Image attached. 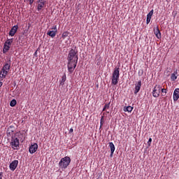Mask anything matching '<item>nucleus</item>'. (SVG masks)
Segmentation results:
<instances>
[{"instance_id": "9", "label": "nucleus", "mask_w": 179, "mask_h": 179, "mask_svg": "<svg viewBox=\"0 0 179 179\" xmlns=\"http://www.w3.org/2000/svg\"><path fill=\"white\" fill-rule=\"evenodd\" d=\"M37 149H38V145H37V143H34L29 146V152L31 155H33V153L37 152Z\"/></svg>"}, {"instance_id": "24", "label": "nucleus", "mask_w": 179, "mask_h": 179, "mask_svg": "<svg viewBox=\"0 0 179 179\" xmlns=\"http://www.w3.org/2000/svg\"><path fill=\"white\" fill-rule=\"evenodd\" d=\"M68 36H69V32L68 31H65L62 34V38H66V37H68Z\"/></svg>"}, {"instance_id": "26", "label": "nucleus", "mask_w": 179, "mask_h": 179, "mask_svg": "<svg viewBox=\"0 0 179 179\" xmlns=\"http://www.w3.org/2000/svg\"><path fill=\"white\" fill-rule=\"evenodd\" d=\"M153 12L154 10H151L150 13H148L147 15V17L150 18V19H152V16H153Z\"/></svg>"}, {"instance_id": "33", "label": "nucleus", "mask_w": 179, "mask_h": 179, "mask_svg": "<svg viewBox=\"0 0 179 179\" xmlns=\"http://www.w3.org/2000/svg\"><path fill=\"white\" fill-rule=\"evenodd\" d=\"M3 177V175L2 173V172L0 173V179H2V178Z\"/></svg>"}, {"instance_id": "7", "label": "nucleus", "mask_w": 179, "mask_h": 179, "mask_svg": "<svg viewBox=\"0 0 179 179\" xmlns=\"http://www.w3.org/2000/svg\"><path fill=\"white\" fill-rule=\"evenodd\" d=\"M162 90V85H156L152 90L153 97H159L160 96V92Z\"/></svg>"}, {"instance_id": "20", "label": "nucleus", "mask_w": 179, "mask_h": 179, "mask_svg": "<svg viewBox=\"0 0 179 179\" xmlns=\"http://www.w3.org/2000/svg\"><path fill=\"white\" fill-rule=\"evenodd\" d=\"M10 48V46L9 45H6L4 43L3 52L5 54L6 52H8V50Z\"/></svg>"}, {"instance_id": "1", "label": "nucleus", "mask_w": 179, "mask_h": 179, "mask_svg": "<svg viewBox=\"0 0 179 179\" xmlns=\"http://www.w3.org/2000/svg\"><path fill=\"white\" fill-rule=\"evenodd\" d=\"M10 65H12V61L8 59L3 65V68L0 71V78H3L5 79L8 73H9V71H10Z\"/></svg>"}, {"instance_id": "12", "label": "nucleus", "mask_w": 179, "mask_h": 179, "mask_svg": "<svg viewBox=\"0 0 179 179\" xmlns=\"http://www.w3.org/2000/svg\"><path fill=\"white\" fill-rule=\"evenodd\" d=\"M142 86V81H138L137 84L135 85L134 94H138L139 93V90H141V87Z\"/></svg>"}, {"instance_id": "5", "label": "nucleus", "mask_w": 179, "mask_h": 179, "mask_svg": "<svg viewBox=\"0 0 179 179\" xmlns=\"http://www.w3.org/2000/svg\"><path fill=\"white\" fill-rule=\"evenodd\" d=\"M10 144L11 145L12 149H13V150H19L20 143H19V138H17V137L15 136H12Z\"/></svg>"}, {"instance_id": "18", "label": "nucleus", "mask_w": 179, "mask_h": 179, "mask_svg": "<svg viewBox=\"0 0 179 179\" xmlns=\"http://www.w3.org/2000/svg\"><path fill=\"white\" fill-rule=\"evenodd\" d=\"M109 147L110 148V152H112V155H114V152L115 151V145L113 142L109 143Z\"/></svg>"}, {"instance_id": "6", "label": "nucleus", "mask_w": 179, "mask_h": 179, "mask_svg": "<svg viewBox=\"0 0 179 179\" xmlns=\"http://www.w3.org/2000/svg\"><path fill=\"white\" fill-rule=\"evenodd\" d=\"M76 65H78V62L76 60H68V71L70 73H72L73 71H75V68H76Z\"/></svg>"}, {"instance_id": "17", "label": "nucleus", "mask_w": 179, "mask_h": 179, "mask_svg": "<svg viewBox=\"0 0 179 179\" xmlns=\"http://www.w3.org/2000/svg\"><path fill=\"white\" fill-rule=\"evenodd\" d=\"M39 2V4H38V7H37V9L38 10H41L43 9V8L44 6H45V2H43V1H38Z\"/></svg>"}, {"instance_id": "3", "label": "nucleus", "mask_w": 179, "mask_h": 179, "mask_svg": "<svg viewBox=\"0 0 179 179\" xmlns=\"http://www.w3.org/2000/svg\"><path fill=\"white\" fill-rule=\"evenodd\" d=\"M69 164H71V157H64V158H62L59 162L60 169H66Z\"/></svg>"}, {"instance_id": "23", "label": "nucleus", "mask_w": 179, "mask_h": 179, "mask_svg": "<svg viewBox=\"0 0 179 179\" xmlns=\"http://www.w3.org/2000/svg\"><path fill=\"white\" fill-rule=\"evenodd\" d=\"M17 101H15V99H13L10 103V107H15V106H16L17 104Z\"/></svg>"}, {"instance_id": "31", "label": "nucleus", "mask_w": 179, "mask_h": 179, "mask_svg": "<svg viewBox=\"0 0 179 179\" xmlns=\"http://www.w3.org/2000/svg\"><path fill=\"white\" fill-rule=\"evenodd\" d=\"M34 0H29V5H33Z\"/></svg>"}, {"instance_id": "37", "label": "nucleus", "mask_w": 179, "mask_h": 179, "mask_svg": "<svg viewBox=\"0 0 179 179\" xmlns=\"http://www.w3.org/2000/svg\"><path fill=\"white\" fill-rule=\"evenodd\" d=\"M37 54V51H36L35 52H34V55H36Z\"/></svg>"}, {"instance_id": "13", "label": "nucleus", "mask_w": 179, "mask_h": 179, "mask_svg": "<svg viewBox=\"0 0 179 179\" xmlns=\"http://www.w3.org/2000/svg\"><path fill=\"white\" fill-rule=\"evenodd\" d=\"M13 128H15V126L13 125L9 126L6 131L7 136H12V135H13V132H15V130H13Z\"/></svg>"}, {"instance_id": "25", "label": "nucleus", "mask_w": 179, "mask_h": 179, "mask_svg": "<svg viewBox=\"0 0 179 179\" xmlns=\"http://www.w3.org/2000/svg\"><path fill=\"white\" fill-rule=\"evenodd\" d=\"M104 125V116H101V120H100V128Z\"/></svg>"}, {"instance_id": "2", "label": "nucleus", "mask_w": 179, "mask_h": 179, "mask_svg": "<svg viewBox=\"0 0 179 179\" xmlns=\"http://www.w3.org/2000/svg\"><path fill=\"white\" fill-rule=\"evenodd\" d=\"M120 80V67H115L112 73L111 83L112 85H117Z\"/></svg>"}, {"instance_id": "22", "label": "nucleus", "mask_w": 179, "mask_h": 179, "mask_svg": "<svg viewBox=\"0 0 179 179\" xmlns=\"http://www.w3.org/2000/svg\"><path fill=\"white\" fill-rule=\"evenodd\" d=\"M13 43V38L11 39H8L4 44H6V45H11L12 43Z\"/></svg>"}, {"instance_id": "36", "label": "nucleus", "mask_w": 179, "mask_h": 179, "mask_svg": "<svg viewBox=\"0 0 179 179\" xmlns=\"http://www.w3.org/2000/svg\"><path fill=\"white\" fill-rule=\"evenodd\" d=\"M113 152H112V151H110V157H112V156H113Z\"/></svg>"}, {"instance_id": "11", "label": "nucleus", "mask_w": 179, "mask_h": 179, "mask_svg": "<svg viewBox=\"0 0 179 179\" xmlns=\"http://www.w3.org/2000/svg\"><path fill=\"white\" fill-rule=\"evenodd\" d=\"M17 29H19V26L17 25H15L14 27H13L10 31H9V36H10L11 37H13V36L16 34V32L17 31Z\"/></svg>"}, {"instance_id": "35", "label": "nucleus", "mask_w": 179, "mask_h": 179, "mask_svg": "<svg viewBox=\"0 0 179 179\" xmlns=\"http://www.w3.org/2000/svg\"><path fill=\"white\" fill-rule=\"evenodd\" d=\"M2 85H3L2 82H0V87H2Z\"/></svg>"}, {"instance_id": "30", "label": "nucleus", "mask_w": 179, "mask_h": 179, "mask_svg": "<svg viewBox=\"0 0 179 179\" xmlns=\"http://www.w3.org/2000/svg\"><path fill=\"white\" fill-rule=\"evenodd\" d=\"M150 143H152V138H150L149 140H148V145L149 146H150Z\"/></svg>"}, {"instance_id": "32", "label": "nucleus", "mask_w": 179, "mask_h": 179, "mask_svg": "<svg viewBox=\"0 0 179 179\" xmlns=\"http://www.w3.org/2000/svg\"><path fill=\"white\" fill-rule=\"evenodd\" d=\"M38 2H45V3H47V1H45V0H38Z\"/></svg>"}, {"instance_id": "15", "label": "nucleus", "mask_w": 179, "mask_h": 179, "mask_svg": "<svg viewBox=\"0 0 179 179\" xmlns=\"http://www.w3.org/2000/svg\"><path fill=\"white\" fill-rule=\"evenodd\" d=\"M154 34H155L157 38H162V33H160L159 27L154 30Z\"/></svg>"}, {"instance_id": "39", "label": "nucleus", "mask_w": 179, "mask_h": 179, "mask_svg": "<svg viewBox=\"0 0 179 179\" xmlns=\"http://www.w3.org/2000/svg\"><path fill=\"white\" fill-rule=\"evenodd\" d=\"M24 2H26V0H24Z\"/></svg>"}, {"instance_id": "21", "label": "nucleus", "mask_w": 179, "mask_h": 179, "mask_svg": "<svg viewBox=\"0 0 179 179\" xmlns=\"http://www.w3.org/2000/svg\"><path fill=\"white\" fill-rule=\"evenodd\" d=\"M177 73H178V72L176 71L173 73L171 74V80L174 81V80H177V76H176V75H177Z\"/></svg>"}, {"instance_id": "28", "label": "nucleus", "mask_w": 179, "mask_h": 179, "mask_svg": "<svg viewBox=\"0 0 179 179\" xmlns=\"http://www.w3.org/2000/svg\"><path fill=\"white\" fill-rule=\"evenodd\" d=\"M161 92L162 93V96H165L166 94H167V89L162 88Z\"/></svg>"}, {"instance_id": "19", "label": "nucleus", "mask_w": 179, "mask_h": 179, "mask_svg": "<svg viewBox=\"0 0 179 179\" xmlns=\"http://www.w3.org/2000/svg\"><path fill=\"white\" fill-rule=\"evenodd\" d=\"M66 80V74H64L62 77V80H60V85L64 86L65 85V81Z\"/></svg>"}, {"instance_id": "8", "label": "nucleus", "mask_w": 179, "mask_h": 179, "mask_svg": "<svg viewBox=\"0 0 179 179\" xmlns=\"http://www.w3.org/2000/svg\"><path fill=\"white\" fill-rule=\"evenodd\" d=\"M57 25H55L51 28V30L48 31L47 35L52 37V38H54V37L57 36Z\"/></svg>"}, {"instance_id": "10", "label": "nucleus", "mask_w": 179, "mask_h": 179, "mask_svg": "<svg viewBox=\"0 0 179 179\" xmlns=\"http://www.w3.org/2000/svg\"><path fill=\"white\" fill-rule=\"evenodd\" d=\"M19 164V161L17 160H14L10 164V170L11 171H15L16 170V168L17 167V165Z\"/></svg>"}, {"instance_id": "38", "label": "nucleus", "mask_w": 179, "mask_h": 179, "mask_svg": "<svg viewBox=\"0 0 179 179\" xmlns=\"http://www.w3.org/2000/svg\"><path fill=\"white\" fill-rule=\"evenodd\" d=\"M108 114H110V112H107Z\"/></svg>"}, {"instance_id": "16", "label": "nucleus", "mask_w": 179, "mask_h": 179, "mask_svg": "<svg viewBox=\"0 0 179 179\" xmlns=\"http://www.w3.org/2000/svg\"><path fill=\"white\" fill-rule=\"evenodd\" d=\"M132 110H134V107L129 106H124L123 108V111H124V113H131Z\"/></svg>"}, {"instance_id": "14", "label": "nucleus", "mask_w": 179, "mask_h": 179, "mask_svg": "<svg viewBox=\"0 0 179 179\" xmlns=\"http://www.w3.org/2000/svg\"><path fill=\"white\" fill-rule=\"evenodd\" d=\"M173 101H177L179 99V88L175 89L173 92Z\"/></svg>"}, {"instance_id": "34", "label": "nucleus", "mask_w": 179, "mask_h": 179, "mask_svg": "<svg viewBox=\"0 0 179 179\" xmlns=\"http://www.w3.org/2000/svg\"><path fill=\"white\" fill-rule=\"evenodd\" d=\"M69 132H73V129H70Z\"/></svg>"}, {"instance_id": "29", "label": "nucleus", "mask_w": 179, "mask_h": 179, "mask_svg": "<svg viewBox=\"0 0 179 179\" xmlns=\"http://www.w3.org/2000/svg\"><path fill=\"white\" fill-rule=\"evenodd\" d=\"M152 18H149V17H147V20H146V23H147V24H149L150 23V20H151Z\"/></svg>"}, {"instance_id": "27", "label": "nucleus", "mask_w": 179, "mask_h": 179, "mask_svg": "<svg viewBox=\"0 0 179 179\" xmlns=\"http://www.w3.org/2000/svg\"><path fill=\"white\" fill-rule=\"evenodd\" d=\"M110 108V103H106L103 108V111H106V110Z\"/></svg>"}, {"instance_id": "4", "label": "nucleus", "mask_w": 179, "mask_h": 179, "mask_svg": "<svg viewBox=\"0 0 179 179\" xmlns=\"http://www.w3.org/2000/svg\"><path fill=\"white\" fill-rule=\"evenodd\" d=\"M67 59L68 61H76L78 62V59H79L78 57V51L71 49L69 52Z\"/></svg>"}]
</instances>
